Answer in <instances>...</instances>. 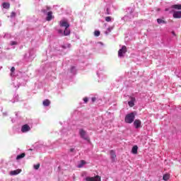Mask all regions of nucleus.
<instances>
[{"label":"nucleus","mask_w":181,"mask_h":181,"mask_svg":"<svg viewBox=\"0 0 181 181\" xmlns=\"http://www.w3.org/2000/svg\"><path fill=\"white\" fill-rule=\"evenodd\" d=\"M134 119H135V114H134V112H131L127 115L124 118V121L127 124H132Z\"/></svg>","instance_id":"nucleus-1"},{"label":"nucleus","mask_w":181,"mask_h":181,"mask_svg":"<svg viewBox=\"0 0 181 181\" xmlns=\"http://www.w3.org/2000/svg\"><path fill=\"white\" fill-rule=\"evenodd\" d=\"M79 134L82 139H84L85 141H90V138L87 136V132L86 130L81 129L79 130Z\"/></svg>","instance_id":"nucleus-2"},{"label":"nucleus","mask_w":181,"mask_h":181,"mask_svg":"<svg viewBox=\"0 0 181 181\" xmlns=\"http://www.w3.org/2000/svg\"><path fill=\"white\" fill-rule=\"evenodd\" d=\"M127 46L123 45L122 47V49H120L118 51V57H124V55L125 54V53H127Z\"/></svg>","instance_id":"nucleus-3"},{"label":"nucleus","mask_w":181,"mask_h":181,"mask_svg":"<svg viewBox=\"0 0 181 181\" xmlns=\"http://www.w3.org/2000/svg\"><path fill=\"white\" fill-rule=\"evenodd\" d=\"M86 181H101V177L100 175H96L95 177H86L85 178Z\"/></svg>","instance_id":"nucleus-4"},{"label":"nucleus","mask_w":181,"mask_h":181,"mask_svg":"<svg viewBox=\"0 0 181 181\" xmlns=\"http://www.w3.org/2000/svg\"><path fill=\"white\" fill-rule=\"evenodd\" d=\"M173 17L175 19H180V18H181V11H173Z\"/></svg>","instance_id":"nucleus-5"},{"label":"nucleus","mask_w":181,"mask_h":181,"mask_svg":"<svg viewBox=\"0 0 181 181\" xmlns=\"http://www.w3.org/2000/svg\"><path fill=\"white\" fill-rule=\"evenodd\" d=\"M134 125L136 128V129H138L139 128H141V125H142V122L139 119H135L134 122Z\"/></svg>","instance_id":"nucleus-6"},{"label":"nucleus","mask_w":181,"mask_h":181,"mask_svg":"<svg viewBox=\"0 0 181 181\" xmlns=\"http://www.w3.org/2000/svg\"><path fill=\"white\" fill-rule=\"evenodd\" d=\"M54 18V16H53V12L49 11L47 13L46 21H47L48 22H50V21H52V19H53Z\"/></svg>","instance_id":"nucleus-7"},{"label":"nucleus","mask_w":181,"mask_h":181,"mask_svg":"<svg viewBox=\"0 0 181 181\" xmlns=\"http://www.w3.org/2000/svg\"><path fill=\"white\" fill-rule=\"evenodd\" d=\"M60 26L62 28H65V29H66V28H70V24H69V23H67V21H60Z\"/></svg>","instance_id":"nucleus-8"},{"label":"nucleus","mask_w":181,"mask_h":181,"mask_svg":"<svg viewBox=\"0 0 181 181\" xmlns=\"http://www.w3.org/2000/svg\"><path fill=\"white\" fill-rule=\"evenodd\" d=\"M30 130V127H29V125L28 124H24L21 127V132H28V131Z\"/></svg>","instance_id":"nucleus-9"},{"label":"nucleus","mask_w":181,"mask_h":181,"mask_svg":"<svg viewBox=\"0 0 181 181\" xmlns=\"http://www.w3.org/2000/svg\"><path fill=\"white\" fill-rule=\"evenodd\" d=\"M110 156H111L112 162H115L117 155L115 154V151L114 150L110 151Z\"/></svg>","instance_id":"nucleus-10"},{"label":"nucleus","mask_w":181,"mask_h":181,"mask_svg":"<svg viewBox=\"0 0 181 181\" xmlns=\"http://www.w3.org/2000/svg\"><path fill=\"white\" fill-rule=\"evenodd\" d=\"M130 101L128 102V105H129V107H134V105H135V98L134 97H130Z\"/></svg>","instance_id":"nucleus-11"},{"label":"nucleus","mask_w":181,"mask_h":181,"mask_svg":"<svg viewBox=\"0 0 181 181\" xmlns=\"http://www.w3.org/2000/svg\"><path fill=\"white\" fill-rule=\"evenodd\" d=\"M21 172H22V170L20 169L15 170L11 171L10 175H19V173H21Z\"/></svg>","instance_id":"nucleus-12"},{"label":"nucleus","mask_w":181,"mask_h":181,"mask_svg":"<svg viewBox=\"0 0 181 181\" xmlns=\"http://www.w3.org/2000/svg\"><path fill=\"white\" fill-rule=\"evenodd\" d=\"M2 6L4 9H9V8H11V4L8 2H4L2 4Z\"/></svg>","instance_id":"nucleus-13"},{"label":"nucleus","mask_w":181,"mask_h":181,"mask_svg":"<svg viewBox=\"0 0 181 181\" xmlns=\"http://www.w3.org/2000/svg\"><path fill=\"white\" fill-rule=\"evenodd\" d=\"M132 153L134 155H136L138 153V146H134L132 149Z\"/></svg>","instance_id":"nucleus-14"},{"label":"nucleus","mask_w":181,"mask_h":181,"mask_svg":"<svg viewBox=\"0 0 181 181\" xmlns=\"http://www.w3.org/2000/svg\"><path fill=\"white\" fill-rule=\"evenodd\" d=\"M42 104L44 107H49V105H50V101L49 99H46L42 102Z\"/></svg>","instance_id":"nucleus-15"},{"label":"nucleus","mask_w":181,"mask_h":181,"mask_svg":"<svg viewBox=\"0 0 181 181\" xmlns=\"http://www.w3.org/2000/svg\"><path fill=\"white\" fill-rule=\"evenodd\" d=\"M25 156H26V154L25 153H22L21 154L17 156L16 160H19L20 159L25 158Z\"/></svg>","instance_id":"nucleus-16"},{"label":"nucleus","mask_w":181,"mask_h":181,"mask_svg":"<svg viewBox=\"0 0 181 181\" xmlns=\"http://www.w3.org/2000/svg\"><path fill=\"white\" fill-rule=\"evenodd\" d=\"M171 8H173V9H178V10H180L181 9V4H175V5H173L171 6Z\"/></svg>","instance_id":"nucleus-17"},{"label":"nucleus","mask_w":181,"mask_h":181,"mask_svg":"<svg viewBox=\"0 0 181 181\" xmlns=\"http://www.w3.org/2000/svg\"><path fill=\"white\" fill-rule=\"evenodd\" d=\"M157 23L160 25V24H166V21L165 20H163L162 18H158L157 19Z\"/></svg>","instance_id":"nucleus-18"},{"label":"nucleus","mask_w":181,"mask_h":181,"mask_svg":"<svg viewBox=\"0 0 181 181\" xmlns=\"http://www.w3.org/2000/svg\"><path fill=\"white\" fill-rule=\"evenodd\" d=\"M69 35H70V29L65 28V30L64 31V36H69Z\"/></svg>","instance_id":"nucleus-19"},{"label":"nucleus","mask_w":181,"mask_h":181,"mask_svg":"<svg viewBox=\"0 0 181 181\" xmlns=\"http://www.w3.org/2000/svg\"><path fill=\"white\" fill-rule=\"evenodd\" d=\"M84 165H86V162L84 161V160H81V163L78 165V168H83Z\"/></svg>","instance_id":"nucleus-20"},{"label":"nucleus","mask_w":181,"mask_h":181,"mask_svg":"<svg viewBox=\"0 0 181 181\" xmlns=\"http://www.w3.org/2000/svg\"><path fill=\"white\" fill-rule=\"evenodd\" d=\"M170 177V175L169 174H165L163 177V179L165 181L169 180V178Z\"/></svg>","instance_id":"nucleus-21"},{"label":"nucleus","mask_w":181,"mask_h":181,"mask_svg":"<svg viewBox=\"0 0 181 181\" xmlns=\"http://www.w3.org/2000/svg\"><path fill=\"white\" fill-rule=\"evenodd\" d=\"M94 35H95V36L98 37V36H100V35H101V33L100 32V30H95L94 32Z\"/></svg>","instance_id":"nucleus-22"},{"label":"nucleus","mask_w":181,"mask_h":181,"mask_svg":"<svg viewBox=\"0 0 181 181\" xmlns=\"http://www.w3.org/2000/svg\"><path fill=\"white\" fill-rule=\"evenodd\" d=\"M10 16L11 18H15V16H16V13H15V11H12Z\"/></svg>","instance_id":"nucleus-23"},{"label":"nucleus","mask_w":181,"mask_h":181,"mask_svg":"<svg viewBox=\"0 0 181 181\" xmlns=\"http://www.w3.org/2000/svg\"><path fill=\"white\" fill-rule=\"evenodd\" d=\"M39 168H40V164H37V165H34V169H35V170H37V169H39Z\"/></svg>","instance_id":"nucleus-24"},{"label":"nucleus","mask_w":181,"mask_h":181,"mask_svg":"<svg viewBox=\"0 0 181 181\" xmlns=\"http://www.w3.org/2000/svg\"><path fill=\"white\" fill-rule=\"evenodd\" d=\"M105 21H106V22H111V18L110 16H107L105 18Z\"/></svg>","instance_id":"nucleus-25"},{"label":"nucleus","mask_w":181,"mask_h":181,"mask_svg":"<svg viewBox=\"0 0 181 181\" xmlns=\"http://www.w3.org/2000/svg\"><path fill=\"white\" fill-rule=\"evenodd\" d=\"M11 46H15L16 45H18V42L16 41H11Z\"/></svg>","instance_id":"nucleus-26"},{"label":"nucleus","mask_w":181,"mask_h":181,"mask_svg":"<svg viewBox=\"0 0 181 181\" xmlns=\"http://www.w3.org/2000/svg\"><path fill=\"white\" fill-rule=\"evenodd\" d=\"M83 101H84V103H88V98H83Z\"/></svg>","instance_id":"nucleus-27"},{"label":"nucleus","mask_w":181,"mask_h":181,"mask_svg":"<svg viewBox=\"0 0 181 181\" xmlns=\"http://www.w3.org/2000/svg\"><path fill=\"white\" fill-rule=\"evenodd\" d=\"M11 73H13L15 71V67L14 66L11 67Z\"/></svg>","instance_id":"nucleus-28"},{"label":"nucleus","mask_w":181,"mask_h":181,"mask_svg":"<svg viewBox=\"0 0 181 181\" xmlns=\"http://www.w3.org/2000/svg\"><path fill=\"white\" fill-rule=\"evenodd\" d=\"M92 103H95V100H96V98H92Z\"/></svg>","instance_id":"nucleus-29"},{"label":"nucleus","mask_w":181,"mask_h":181,"mask_svg":"<svg viewBox=\"0 0 181 181\" xmlns=\"http://www.w3.org/2000/svg\"><path fill=\"white\" fill-rule=\"evenodd\" d=\"M106 11H107V15H110V9H109V8H107Z\"/></svg>","instance_id":"nucleus-30"},{"label":"nucleus","mask_w":181,"mask_h":181,"mask_svg":"<svg viewBox=\"0 0 181 181\" xmlns=\"http://www.w3.org/2000/svg\"><path fill=\"white\" fill-rule=\"evenodd\" d=\"M58 32H59V33H62V34L63 33V30H59Z\"/></svg>","instance_id":"nucleus-31"},{"label":"nucleus","mask_w":181,"mask_h":181,"mask_svg":"<svg viewBox=\"0 0 181 181\" xmlns=\"http://www.w3.org/2000/svg\"><path fill=\"white\" fill-rule=\"evenodd\" d=\"M70 152H74V148H70Z\"/></svg>","instance_id":"nucleus-32"},{"label":"nucleus","mask_w":181,"mask_h":181,"mask_svg":"<svg viewBox=\"0 0 181 181\" xmlns=\"http://www.w3.org/2000/svg\"><path fill=\"white\" fill-rule=\"evenodd\" d=\"M42 12H43L44 13H46V10L43 9V10H42Z\"/></svg>","instance_id":"nucleus-33"},{"label":"nucleus","mask_w":181,"mask_h":181,"mask_svg":"<svg viewBox=\"0 0 181 181\" xmlns=\"http://www.w3.org/2000/svg\"><path fill=\"white\" fill-rule=\"evenodd\" d=\"M172 34L173 35V36H176V33H175L174 31L172 32Z\"/></svg>","instance_id":"nucleus-34"},{"label":"nucleus","mask_w":181,"mask_h":181,"mask_svg":"<svg viewBox=\"0 0 181 181\" xmlns=\"http://www.w3.org/2000/svg\"><path fill=\"white\" fill-rule=\"evenodd\" d=\"M74 69H76V67L72 66V67H71V71H73V70H74Z\"/></svg>","instance_id":"nucleus-35"},{"label":"nucleus","mask_w":181,"mask_h":181,"mask_svg":"<svg viewBox=\"0 0 181 181\" xmlns=\"http://www.w3.org/2000/svg\"><path fill=\"white\" fill-rule=\"evenodd\" d=\"M47 11H50V7L47 6Z\"/></svg>","instance_id":"nucleus-36"},{"label":"nucleus","mask_w":181,"mask_h":181,"mask_svg":"<svg viewBox=\"0 0 181 181\" xmlns=\"http://www.w3.org/2000/svg\"><path fill=\"white\" fill-rule=\"evenodd\" d=\"M165 12H168V11H169V8H165Z\"/></svg>","instance_id":"nucleus-37"},{"label":"nucleus","mask_w":181,"mask_h":181,"mask_svg":"<svg viewBox=\"0 0 181 181\" xmlns=\"http://www.w3.org/2000/svg\"><path fill=\"white\" fill-rule=\"evenodd\" d=\"M160 11V8H157V11L159 12Z\"/></svg>","instance_id":"nucleus-38"}]
</instances>
